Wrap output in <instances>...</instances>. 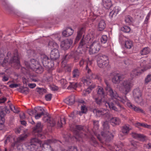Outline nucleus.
I'll list each match as a JSON object with an SVG mask.
<instances>
[{
	"instance_id": "nucleus-59",
	"label": "nucleus",
	"mask_w": 151,
	"mask_h": 151,
	"mask_svg": "<svg viewBox=\"0 0 151 151\" xmlns=\"http://www.w3.org/2000/svg\"><path fill=\"white\" fill-rule=\"evenodd\" d=\"M137 124L139 126H141L143 127H144L150 129L151 128V126L150 125H148L147 124H145L144 123H138Z\"/></svg>"
},
{
	"instance_id": "nucleus-45",
	"label": "nucleus",
	"mask_w": 151,
	"mask_h": 151,
	"mask_svg": "<svg viewBox=\"0 0 151 151\" xmlns=\"http://www.w3.org/2000/svg\"><path fill=\"white\" fill-rule=\"evenodd\" d=\"M60 82L63 88H65L67 86L68 83L66 79H62L60 80Z\"/></svg>"
},
{
	"instance_id": "nucleus-31",
	"label": "nucleus",
	"mask_w": 151,
	"mask_h": 151,
	"mask_svg": "<svg viewBox=\"0 0 151 151\" xmlns=\"http://www.w3.org/2000/svg\"><path fill=\"white\" fill-rule=\"evenodd\" d=\"M111 123L113 124L114 125H119L120 124L121 121L120 119L116 117L112 118L110 119Z\"/></svg>"
},
{
	"instance_id": "nucleus-8",
	"label": "nucleus",
	"mask_w": 151,
	"mask_h": 151,
	"mask_svg": "<svg viewBox=\"0 0 151 151\" xmlns=\"http://www.w3.org/2000/svg\"><path fill=\"white\" fill-rule=\"evenodd\" d=\"M73 58L75 62H77L79 59L78 52L77 51H72L68 54L64 56L62 58V63L64 61H67L69 59Z\"/></svg>"
},
{
	"instance_id": "nucleus-33",
	"label": "nucleus",
	"mask_w": 151,
	"mask_h": 151,
	"mask_svg": "<svg viewBox=\"0 0 151 151\" xmlns=\"http://www.w3.org/2000/svg\"><path fill=\"white\" fill-rule=\"evenodd\" d=\"M133 95L134 98L138 97L141 96L142 93L140 91L139 88H136L133 91Z\"/></svg>"
},
{
	"instance_id": "nucleus-6",
	"label": "nucleus",
	"mask_w": 151,
	"mask_h": 151,
	"mask_svg": "<svg viewBox=\"0 0 151 151\" xmlns=\"http://www.w3.org/2000/svg\"><path fill=\"white\" fill-rule=\"evenodd\" d=\"M115 104L118 107V108L116 107L112 103H109L105 101L103 105H105L106 108L108 107L111 109L113 110L116 111H119L123 109L124 108L119 103L118 101H115Z\"/></svg>"
},
{
	"instance_id": "nucleus-4",
	"label": "nucleus",
	"mask_w": 151,
	"mask_h": 151,
	"mask_svg": "<svg viewBox=\"0 0 151 151\" xmlns=\"http://www.w3.org/2000/svg\"><path fill=\"white\" fill-rule=\"evenodd\" d=\"M43 127L40 122L37 123L35 126L33 128V134L38 138H44L45 136L42 133Z\"/></svg>"
},
{
	"instance_id": "nucleus-5",
	"label": "nucleus",
	"mask_w": 151,
	"mask_h": 151,
	"mask_svg": "<svg viewBox=\"0 0 151 151\" xmlns=\"http://www.w3.org/2000/svg\"><path fill=\"white\" fill-rule=\"evenodd\" d=\"M131 87V82L129 81L124 80L121 84L119 89L120 91L126 95L130 91Z\"/></svg>"
},
{
	"instance_id": "nucleus-44",
	"label": "nucleus",
	"mask_w": 151,
	"mask_h": 151,
	"mask_svg": "<svg viewBox=\"0 0 151 151\" xmlns=\"http://www.w3.org/2000/svg\"><path fill=\"white\" fill-rule=\"evenodd\" d=\"M133 46L132 42L130 40H127L125 41V47L127 48L130 49Z\"/></svg>"
},
{
	"instance_id": "nucleus-47",
	"label": "nucleus",
	"mask_w": 151,
	"mask_h": 151,
	"mask_svg": "<svg viewBox=\"0 0 151 151\" xmlns=\"http://www.w3.org/2000/svg\"><path fill=\"white\" fill-rule=\"evenodd\" d=\"M30 142L31 143L36 144L37 143L39 144L41 146V142L39 139L36 138H33L30 140Z\"/></svg>"
},
{
	"instance_id": "nucleus-61",
	"label": "nucleus",
	"mask_w": 151,
	"mask_h": 151,
	"mask_svg": "<svg viewBox=\"0 0 151 151\" xmlns=\"http://www.w3.org/2000/svg\"><path fill=\"white\" fill-rule=\"evenodd\" d=\"M90 75V76H89V78L91 79H99V76L96 75L95 74L93 73H91Z\"/></svg>"
},
{
	"instance_id": "nucleus-40",
	"label": "nucleus",
	"mask_w": 151,
	"mask_h": 151,
	"mask_svg": "<svg viewBox=\"0 0 151 151\" xmlns=\"http://www.w3.org/2000/svg\"><path fill=\"white\" fill-rule=\"evenodd\" d=\"M103 132H107L109 131V123L107 121L103 122Z\"/></svg>"
},
{
	"instance_id": "nucleus-41",
	"label": "nucleus",
	"mask_w": 151,
	"mask_h": 151,
	"mask_svg": "<svg viewBox=\"0 0 151 151\" xmlns=\"http://www.w3.org/2000/svg\"><path fill=\"white\" fill-rule=\"evenodd\" d=\"M95 86L94 84L92 86H90L85 90L83 91V93L85 96L86 95L87 93L89 94L91 91L92 90L95 88Z\"/></svg>"
},
{
	"instance_id": "nucleus-64",
	"label": "nucleus",
	"mask_w": 151,
	"mask_h": 151,
	"mask_svg": "<svg viewBox=\"0 0 151 151\" xmlns=\"http://www.w3.org/2000/svg\"><path fill=\"white\" fill-rule=\"evenodd\" d=\"M45 90L42 88H38L37 91L40 93V94H42L44 93H45Z\"/></svg>"
},
{
	"instance_id": "nucleus-2",
	"label": "nucleus",
	"mask_w": 151,
	"mask_h": 151,
	"mask_svg": "<svg viewBox=\"0 0 151 151\" xmlns=\"http://www.w3.org/2000/svg\"><path fill=\"white\" fill-rule=\"evenodd\" d=\"M84 127L83 126L81 125H76L71 129L75 135V137L77 141H81L82 138L86 135L84 131Z\"/></svg>"
},
{
	"instance_id": "nucleus-23",
	"label": "nucleus",
	"mask_w": 151,
	"mask_h": 151,
	"mask_svg": "<svg viewBox=\"0 0 151 151\" xmlns=\"http://www.w3.org/2000/svg\"><path fill=\"white\" fill-rule=\"evenodd\" d=\"M37 110V112L35 114H36L35 116V118L36 119H38L40 118L43 115L46 116V114L45 115L44 114V109L40 107Z\"/></svg>"
},
{
	"instance_id": "nucleus-57",
	"label": "nucleus",
	"mask_w": 151,
	"mask_h": 151,
	"mask_svg": "<svg viewBox=\"0 0 151 151\" xmlns=\"http://www.w3.org/2000/svg\"><path fill=\"white\" fill-rule=\"evenodd\" d=\"M94 128L95 130L98 129L99 127V122L98 121L93 120Z\"/></svg>"
},
{
	"instance_id": "nucleus-49",
	"label": "nucleus",
	"mask_w": 151,
	"mask_h": 151,
	"mask_svg": "<svg viewBox=\"0 0 151 151\" xmlns=\"http://www.w3.org/2000/svg\"><path fill=\"white\" fill-rule=\"evenodd\" d=\"M77 83L72 82L70 83V85L67 87V89L71 88L76 89L77 87Z\"/></svg>"
},
{
	"instance_id": "nucleus-14",
	"label": "nucleus",
	"mask_w": 151,
	"mask_h": 151,
	"mask_svg": "<svg viewBox=\"0 0 151 151\" xmlns=\"http://www.w3.org/2000/svg\"><path fill=\"white\" fill-rule=\"evenodd\" d=\"M60 57V53L58 49H53L50 54V58L52 60H55Z\"/></svg>"
},
{
	"instance_id": "nucleus-60",
	"label": "nucleus",
	"mask_w": 151,
	"mask_h": 151,
	"mask_svg": "<svg viewBox=\"0 0 151 151\" xmlns=\"http://www.w3.org/2000/svg\"><path fill=\"white\" fill-rule=\"evenodd\" d=\"M132 18L129 16H127L125 17V22L128 24H130L132 22Z\"/></svg>"
},
{
	"instance_id": "nucleus-39",
	"label": "nucleus",
	"mask_w": 151,
	"mask_h": 151,
	"mask_svg": "<svg viewBox=\"0 0 151 151\" xmlns=\"http://www.w3.org/2000/svg\"><path fill=\"white\" fill-rule=\"evenodd\" d=\"M135 101L141 106H143L144 104V101L142 99V96L134 98Z\"/></svg>"
},
{
	"instance_id": "nucleus-36",
	"label": "nucleus",
	"mask_w": 151,
	"mask_h": 151,
	"mask_svg": "<svg viewBox=\"0 0 151 151\" xmlns=\"http://www.w3.org/2000/svg\"><path fill=\"white\" fill-rule=\"evenodd\" d=\"M27 148L30 151H36L37 148V147L36 146V144L31 143V142H30L28 145Z\"/></svg>"
},
{
	"instance_id": "nucleus-18",
	"label": "nucleus",
	"mask_w": 151,
	"mask_h": 151,
	"mask_svg": "<svg viewBox=\"0 0 151 151\" xmlns=\"http://www.w3.org/2000/svg\"><path fill=\"white\" fill-rule=\"evenodd\" d=\"M101 135L104 137L105 140L107 142L110 141L113 138V136L109 131L107 132H101Z\"/></svg>"
},
{
	"instance_id": "nucleus-52",
	"label": "nucleus",
	"mask_w": 151,
	"mask_h": 151,
	"mask_svg": "<svg viewBox=\"0 0 151 151\" xmlns=\"http://www.w3.org/2000/svg\"><path fill=\"white\" fill-rule=\"evenodd\" d=\"M90 142L91 144L95 147H96L98 145L97 142L96 140L93 137H91Z\"/></svg>"
},
{
	"instance_id": "nucleus-54",
	"label": "nucleus",
	"mask_w": 151,
	"mask_h": 151,
	"mask_svg": "<svg viewBox=\"0 0 151 151\" xmlns=\"http://www.w3.org/2000/svg\"><path fill=\"white\" fill-rule=\"evenodd\" d=\"M132 109L137 112H141V113L144 112V111L143 110L141 109L140 108L137 107L134 105L133 106V107Z\"/></svg>"
},
{
	"instance_id": "nucleus-58",
	"label": "nucleus",
	"mask_w": 151,
	"mask_h": 151,
	"mask_svg": "<svg viewBox=\"0 0 151 151\" xmlns=\"http://www.w3.org/2000/svg\"><path fill=\"white\" fill-rule=\"evenodd\" d=\"M84 32V28L83 27L81 28L77 32V35L82 37L83 34Z\"/></svg>"
},
{
	"instance_id": "nucleus-37",
	"label": "nucleus",
	"mask_w": 151,
	"mask_h": 151,
	"mask_svg": "<svg viewBox=\"0 0 151 151\" xmlns=\"http://www.w3.org/2000/svg\"><path fill=\"white\" fill-rule=\"evenodd\" d=\"M130 130L129 125H125L123 126L122 128V133L125 134H127Z\"/></svg>"
},
{
	"instance_id": "nucleus-15",
	"label": "nucleus",
	"mask_w": 151,
	"mask_h": 151,
	"mask_svg": "<svg viewBox=\"0 0 151 151\" xmlns=\"http://www.w3.org/2000/svg\"><path fill=\"white\" fill-rule=\"evenodd\" d=\"M106 90L109 95L112 99H116L118 97L119 95L117 92L115 90H113L111 87H109Z\"/></svg>"
},
{
	"instance_id": "nucleus-19",
	"label": "nucleus",
	"mask_w": 151,
	"mask_h": 151,
	"mask_svg": "<svg viewBox=\"0 0 151 151\" xmlns=\"http://www.w3.org/2000/svg\"><path fill=\"white\" fill-rule=\"evenodd\" d=\"M41 58L42 63L44 66L47 68H51L49 62L50 60L47 56L44 55L42 56Z\"/></svg>"
},
{
	"instance_id": "nucleus-28",
	"label": "nucleus",
	"mask_w": 151,
	"mask_h": 151,
	"mask_svg": "<svg viewBox=\"0 0 151 151\" xmlns=\"http://www.w3.org/2000/svg\"><path fill=\"white\" fill-rule=\"evenodd\" d=\"M93 98L95 100V102L97 105L99 106L103 105L104 101L103 100L102 97H101V98H100L99 97L93 96Z\"/></svg>"
},
{
	"instance_id": "nucleus-3",
	"label": "nucleus",
	"mask_w": 151,
	"mask_h": 151,
	"mask_svg": "<svg viewBox=\"0 0 151 151\" xmlns=\"http://www.w3.org/2000/svg\"><path fill=\"white\" fill-rule=\"evenodd\" d=\"M97 63L99 67L104 68L109 64L108 57L102 54H99L97 55Z\"/></svg>"
},
{
	"instance_id": "nucleus-12",
	"label": "nucleus",
	"mask_w": 151,
	"mask_h": 151,
	"mask_svg": "<svg viewBox=\"0 0 151 151\" xmlns=\"http://www.w3.org/2000/svg\"><path fill=\"white\" fill-rule=\"evenodd\" d=\"M53 142H55V141L53 139H48L45 141L42 145L43 151H52L50 144Z\"/></svg>"
},
{
	"instance_id": "nucleus-35",
	"label": "nucleus",
	"mask_w": 151,
	"mask_h": 151,
	"mask_svg": "<svg viewBox=\"0 0 151 151\" xmlns=\"http://www.w3.org/2000/svg\"><path fill=\"white\" fill-rule=\"evenodd\" d=\"M81 81L85 85H88L89 86H92L93 84L91 83V81L88 79L83 77L81 78Z\"/></svg>"
},
{
	"instance_id": "nucleus-26",
	"label": "nucleus",
	"mask_w": 151,
	"mask_h": 151,
	"mask_svg": "<svg viewBox=\"0 0 151 151\" xmlns=\"http://www.w3.org/2000/svg\"><path fill=\"white\" fill-rule=\"evenodd\" d=\"M132 136L135 139H139L142 140H144L145 136L143 134H138L136 133L132 132L131 134Z\"/></svg>"
},
{
	"instance_id": "nucleus-9",
	"label": "nucleus",
	"mask_w": 151,
	"mask_h": 151,
	"mask_svg": "<svg viewBox=\"0 0 151 151\" xmlns=\"http://www.w3.org/2000/svg\"><path fill=\"white\" fill-rule=\"evenodd\" d=\"M138 68L137 69H133L131 73V76L132 78L136 77L141 74L142 72L141 71H144L142 69H141V68H144V65L143 63L142 62H140L137 64Z\"/></svg>"
},
{
	"instance_id": "nucleus-53",
	"label": "nucleus",
	"mask_w": 151,
	"mask_h": 151,
	"mask_svg": "<svg viewBox=\"0 0 151 151\" xmlns=\"http://www.w3.org/2000/svg\"><path fill=\"white\" fill-rule=\"evenodd\" d=\"M108 37L106 35H103L101 38V42L102 43L105 44L107 41Z\"/></svg>"
},
{
	"instance_id": "nucleus-29",
	"label": "nucleus",
	"mask_w": 151,
	"mask_h": 151,
	"mask_svg": "<svg viewBox=\"0 0 151 151\" xmlns=\"http://www.w3.org/2000/svg\"><path fill=\"white\" fill-rule=\"evenodd\" d=\"M32 70L39 74L42 73L43 71V68L39 64H37L35 68Z\"/></svg>"
},
{
	"instance_id": "nucleus-62",
	"label": "nucleus",
	"mask_w": 151,
	"mask_h": 151,
	"mask_svg": "<svg viewBox=\"0 0 151 151\" xmlns=\"http://www.w3.org/2000/svg\"><path fill=\"white\" fill-rule=\"evenodd\" d=\"M151 81V74L147 75L145 80V83H147Z\"/></svg>"
},
{
	"instance_id": "nucleus-22",
	"label": "nucleus",
	"mask_w": 151,
	"mask_h": 151,
	"mask_svg": "<svg viewBox=\"0 0 151 151\" xmlns=\"http://www.w3.org/2000/svg\"><path fill=\"white\" fill-rule=\"evenodd\" d=\"M75 101V96L73 95L70 96L64 100L65 102L67 104L69 105H71L73 104Z\"/></svg>"
},
{
	"instance_id": "nucleus-13",
	"label": "nucleus",
	"mask_w": 151,
	"mask_h": 151,
	"mask_svg": "<svg viewBox=\"0 0 151 151\" xmlns=\"http://www.w3.org/2000/svg\"><path fill=\"white\" fill-rule=\"evenodd\" d=\"M73 43V40L71 39H67L61 42V47L64 50L68 49Z\"/></svg>"
},
{
	"instance_id": "nucleus-25",
	"label": "nucleus",
	"mask_w": 151,
	"mask_h": 151,
	"mask_svg": "<svg viewBox=\"0 0 151 151\" xmlns=\"http://www.w3.org/2000/svg\"><path fill=\"white\" fill-rule=\"evenodd\" d=\"M10 63H14V65L18 67L20 65L19 61L17 55H15L13 58L10 60Z\"/></svg>"
},
{
	"instance_id": "nucleus-42",
	"label": "nucleus",
	"mask_w": 151,
	"mask_h": 151,
	"mask_svg": "<svg viewBox=\"0 0 151 151\" xmlns=\"http://www.w3.org/2000/svg\"><path fill=\"white\" fill-rule=\"evenodd\" d=\"M30 68L32 69L35 68L37 64H39L34 59H31L30 61Z\"/></svg>"
},
{
	"instance_id": "nucleus-30",
	"label": "nucleus",
	"mask_w": 151,
	"mask_h": 151,
	"mask_svg": "<svg viewBox=\"0 0 151 151\" xmlns=\"http://www.w3.org/2000/svg\"><path fill=\"white\" fill-rule=\"evenodd\" d=\"M150 49L149 47H145L141 50L140 53L142 55H145L148 54L150 52Z\"/></svg>"
},
{
	"instance_id": "nucleus-51",
	"label": "nucleus",
	"mask_w": 151,
	"mask_h": 151,
	"mask_svg": "<svg viewBox=\"0 0 151 151\" xmlns=\"http://www.w3.org/2000/svg\"><path fill=\"white\" fill-rule=\"evenodd\" d=\"M116 100L118 101H121L122 103L124 104L128 100L126 96H125L124 98L119 97V96L116 99Z\"/></svg>"
},
{
	"instance_id": "nucleus-55",
	"label": "nucleus",
	"mask_w": 151,
	"mask_h": 151,
	"mask_svg": "<svg viewBox=\"0 0 151 151\" xmlns=\"http://www.w3.org/2000/svg\"><path fill=\"white\" fill-rule=\"evenodd\" d=\"M78 114V111H74L72 112L69 116L70 117L73 118L76 117L77 115Z\"/></svg>"
},
{
	"instance_id": "nucleus-63",
	"label": "nucleus",
	"mask_w": 151,
	"mask_h": 151,
	"mask_svg": "<svg viewBox=\"0 0 151 151\" xmlns=\"http://www.w3.org/2000/svg\"><path fill=\"white\" fill-rule=\"evenodd\" d=\"M27 112L29 115H32L33 114H35L37 112V110L36 109L32 110H29L27 111Z\"/></svg>"
},
{
	"instance_id": "nucleus-1",
	"label": "nucleus",
	"mask_w": 151,
	"mask_h": 151,
	"mask_svg": "<svg viewBox=\"0 0 151 151\" xmlns=\"http://www.w3.org/2000/svg\"><path fill=\"white\" fill-rule=\"evenodd\" d=\"M46 116H45L43 118V121L47 123L48 126L51 127H54L56 125V121H57V125L59 127H62V125L65 124V120L64 118H59L58 120L57 119H53L49 116L48 114H46Z\"/></svg>"
},
{
	"instance_id": "nucleus-16",
	"label": "nucleus",
	"mask_w": 151,
	"mask_h": 151,
	"mask_svg": "<svg viewBox=\"0 0 151 151\" xmlns=\"http://www.w3.org/2000/svg\"><path fill=\"white\" fill-rule=\"evenodd\" d=\"M90 39L87 37H83L80 42L78 47L79 48H85L86 47Z\"/></svg>"
},
{
	"instance_id": "nucleus-20",
	"label": "nucleus",
	"mask_w": 151,
	"mask_h": 151,
	"mask_svg": "<svg viewBox=\"0 0 151 151\" xmlns=\"http://www.w3.org/2000/svg\"><path fill=\"white\" fill-rule=\"evenodd\" d=\"M74 30L70 27H68L64 30L62 32L63 36L68 37L71 35L73 33Z\"/></svg>"
},
{
	"instance_id": "nucleus-50",
	"label": "nucleus",
	"mask_w": 151,
	"mask_h": 151,
	"mask_svg": "<svg viewBox=\"0 0 151 151\" xmlns=\"http://www.w3.org/2000/svg\"><path fill=\"white\" fill-rule=\"evenodd\" d=\"M121 30L125 32L128 33L130 31V28L129 26H124L121 28Z\"/></svg>"
},
{
	"instance_id": "nucleus-21",
	"label": "nucleus",
	"mask_w": 151,
	"mask_h": 151,
	"mask_svg": "<svg viewBox=\"0 0 151 151\" xmlns=\"http://www.w3.org/2000/svg\"><path fill=\"white\" fill-rule=\"evenodd\" d=\"M2 5L5 9L9 13H12L14 12V10L6 2V0H3Z\"/></svg>"
},
{
	"instance_id": "nucleus-10",
	"label": "nucleus",
	"mask_w": 151,
	"mask_h": 151,
	"mask_svg": "<svg viewBox=\"0 0 151 151\" xmlns=\"http://www.w3.org/2000/svg\"><path fill=\"white\" fill-rule=\"evenodd\" d=\"M93 112L96 114L97 116L103 117L106 119H109L110 116V114L105 109H102L100 110L94 109L93 110Z\"/></svg>"
},
{
	"instance_id": "nucleus-7",
	"label": "nucleus",
	"mask_w": 151,
	"mask_h": 151,
	"mask_svg": "<svg viewBox=\"0 0 151 151\" xmlns=\"http://www.w3.org/2000/svg\"><path fill=\"white\" fill-rule=\"evenodd\" d=\"M27 137V135L25 134L18 137L17 139V140L12 144L9 151L13 150L15 147H16L18 149H20V147H19L22 145L20 143L21 142L24 140Z\"/></svg>"
},
{
	"instance_id": "nucleus-43",
	"label": "nucleus",
	"mask_w": 151,
	"mask_h": 151,
	"mask_svg": "<svg viewBox=\"0 0 151 151\" xmlns=\"http://www.w3.org/2000/svg\"><path fill=\"white\" fill-rule=\"evenodd\" d=\"M48 46L51 48V47H52V48H54L53 49H57L58 47V46L57 43L52 41H50L49 42Z\"/></svg>"
},
{
	"instance_id": "nucleus-27",
	"label": "nucleus",
	"mask_w": 151,
	"mask_h": 151,
	"mask_svg": "<svg viewBox=\"0 0 151 151\" xmlns=\"http://www.w3.org/2000/svg\"><path fill=\"white\" fill-rule=\"evenodd\" d=\"M120 10V9L118 7H115L114 8L113 10L110 12L109 16L111 18L116 16Z\"/></svg>"
},
{
	"instance_id": "nucleus-17",
	"label": "nucleus",
	"mask_w": 151,
	"mask_h": 151,
	"mask_svg": "<svg viewBox=\"0 0 151 151\" xmlns=\"http://www.w3.org/2000/svg\"><path fill=\"white\" fill-rule=\"evenodd\" d=\"M123 79L122 76L119 74H114L112 78V81L114 83L118 84Z\"/></svg>"
},
{
	"instance_id": "nucleus-38",
	"label": "nucleus",
	"mask_w": 151,
	"mask_h": 151,
	"mask_svg": "<svg viewBox=\"0 0 151 151\" xmlns=\"http://www.w3.org/2000/svg\"><path fill=\"white\" fill-rule=\"evenodd\" d=\"M97 93L98 95L101 97H104L105 95L104 90L101 87H98Z\"/></svg>"
},
{
	"instance_id": "nucleus-48",
	"label": "nucleus",
	"mask_w": 151,
	"mask_h": 151,
	"mask_svg": "<svg viewBox=\"0 0 151 151\" xmlns=\"http://www.w3.org/2000/svg\"><path fill=\"white\" fill-rule=\"evenodd\" d=\"M9 107L11 110L15 113H17L19 111L18 108H16L12 104H11L9 105Z\"/></svg>"
},
{
	"instance_id": "nucleus-34",
	"label": "nucleus",
	"mask_w": 151,
	"mask_h": 151,
	"mask_svg": "<svg viewBox=\"0 0 151 151\" xmlns=\"http://www.w3.org/2000/svg\"><path fill=\"white\" fill-rule=\"evenodd\" d=\"M88 111L87 108L86 106L83 104L81 106V111H78V114L81 116L83 114H86Z\"/></svg>"
},
{
	"instance_id": "nucleus-24",
	"label": "nucleus",
	"mask_w": 151,
	"mask_h": 151,
	"mask_svg": "<svg viewBox=\"0 0 151 151\" xmlns=\"http://www.w3.org/2000/svg\"><path fill=\"white\" fill-rule=\"evenodd\" d=\"M103 5L106 9H109L112 6L110 0H102Z\"/></svg>"
},
{
	"instance_id": "nucleus-11",
	"label": "nucleus",
	"mask_w": 151,
	"mask_h": 151,
	"mask_svg": "<svg viewBox=\"0 0 151 151\" xmlns=\"http://www.w3.org/2000/svg\"><path fill=\"white\" fill-rule=\"evenodd\" d=\"M100 44L98 41H94L90 45L89 53L90 55H93L97 53L100 49Z\"/></svg>"
},
{
	"instance_id": "nucleus-32",
	"label": "nucleus",
	"mask_w": 151,
	"mask_h": 151,
	"mask_svg": "<svg viewBox=\"0 0 151 151\" xmlns=\"http://www.w3.org/2000/svg\"><path fill=\"white\" fill-rule=\"evenodd\" d=\"M106 26L105 21L104 20H101L99 22L98 24L99 29L100 31L104 30Z\"/></svg>"
},
{
	"instance_id": "nucleus-46",
	"label": "nucleus",
	"mask_w": 151,
	"mask_h": 151,
	"mask_svg": "<svg viewBox=\"0 0 151 151\" xmlns=\"http://www.w3.org/2000/svg\"><path fill=\"white\" fill-rule=\"evenodd\" d=\"M72 74L73 78H78L80 74L79 70L78 69H74L72 72Z\"/></svg>"
},
{
	"instance_id": "nucleus-56",
	"label": "nucleus",
	"mask_w": 151,
	"mask_h": 151,
	"mask_svg": "<svg viewBox=\"0 0 151 151\" xmlns=\"http://www.w3.org/2000/svg\"><path fill=\"white\" fill-rule=\"evenodd\" d=\"M125 64L127 65H129L133 63V61L132 59H127L124 61Z\"/></svg>"
}]
</instances>
